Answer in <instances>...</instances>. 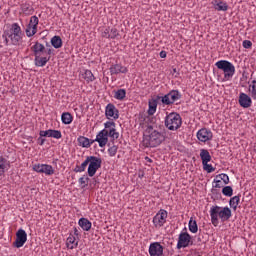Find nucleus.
I'll return each mask as SVG.
<instances>
[{"instance_id": "obj_38", "label": "nucleus", "mask_w": 256, "mask_h": 256, "mask_svg": "<svg viewBox=\"0 0 256 256\" xmlns=\"http://www.w3.org/2000/svg\"><path fill=\"white\" fill-rule=\"evenodd\" d=\"M216 179L223 181L224 185H229V175L227 174H219L216 176Z\"/></svg>"}, {"instance_id": "obj_8", "label": "nucleus", "mask_w": 256, "mask_h": 256, "mask_svg": "<svg viewBox=\"0 0 256 256\" xmlns=\"http://www.w3.org/2000/svg\"><path fill=\"white\" fill-rule=\"evenodd\" d=\"M193 245V237L187 231H182L178 236L176 249H187Z\"/></svg>"}, {"instance_id": "obj_29", "label": "nucleus", "mask_w": 256, "mask_h": 256, "mask_svg": "<svg viewBox=\"0 0 256 256\" xmlns=\"http://www.w3.org/2000/svg\"><path fill=\"white\" fill-rule=\"evenodd\" d=\"M82 77L87 83H93V81H95V76L91 70H85V72L82 73Z\"/></svg>"}, {"instance_id": "obj_49", "label": "nucleus", "mask_w": 256, "mask_h": 256, "mask_svg": "<svg viewBox=\"0 0 256 256\" xmlns=\"http://www.w3.org/2000/svg\"><path fill=\"white\" fill-rule=\"evenodd\" d=\"M6 45H9V36L7 35V32H4V34L2 35Z\"/></svg>"}, {"instance_id": "obj_42", "label": "nucleus", "mask_w": 256, "mask_h": 256, "mask_svg": "<svg viewBox=\"0 0 256 256\" xmlns=\"http://www.w3.org/2000/svg\"><path fill=\"white\" fill-rule=\"evenodd\" d=\"M202 165H203L204 171H207V173H213V171H215V168L213 167V165L209 163L202 164Z\"/></svg>"}, {"instance_id": "obj_19", "label": "nucleus", "mask_w": 256, "mask_h": 256, "mask_svg": "<svg viewBox=\"0 0 256 256\" xmlns=\"http://www.w3.org/2000/svg\"><path fill=\"white\" fill-rule=\"evenodd\" d=\"M78 145L80 147H84L85 149H89L93 143H95V140H91L85 136H79L77 138Z\"/></svg>"}, {"instance_id": "obj_13", "label": "nucleus", "mask_w": 256, "mask_h": 256, "mask_svg": "<svg viewBox=\"0 0 256 256\" xmlns=\"http://www.w3.org/2000/svg\"><path fill=\"white\" fill-rule=\"evenodd\" d=\"M197 139L201 141V143H207V141H211L213 139V132L207 128H201L197 132Z\"/></svg>"}, {"instance_id": "obj_14", "label": "nucleus", "mask_w": 256, "mask_h": 256, "mask_svg": "<svg viewBox=\"0 0 256 256\" xmlns=\"http://www.w3.org/2000/svg\"><path fill=\"white\" fill-rule=\"evenodd\" d=\"M106 119H119V110L113 104H107L105 108Z\"/></svg>"}, {"instance_id": "obj_6", "label": "nucleus", "mask_w": 256, "mask_h": 256, "mask_svg": "<svg viewBox=\"0 0 256 256\" xmlns=\"http://www.w3.org/2000/svg\"><path fill=\"white\" fill-rule=\"evenodd\" d=\"M217 69H220L224 73L225 81H231L233 75H235V65L227 60H220L216 62Z\"/></svg>"}, {"instance_id": "obj_52", "label": "nucleus", "mask_w": 256, "mask_h": 256, "mask_svg": "<svg viewBox=\"0 0 256 256\" xmlns=\"http://www.w3.org/2000/svg\"><path fill=\"white\" fill-rule=\"evenodd\" d=\"M52 53H53V49L51 48H48L47 50H45V55H48V57L49 55H52Z\"/></svg>"}, {"instance_id": "obj_23", "label": "nucleus", "mask_w": 256, "mask_h": 256, "mask_svg": "<svg viewBox=\"0 0 256 256\" xmlns=\"http://www.w3.org/2000/svg\"><path fill=\"white\" fill-rule=\"evenodd\" d=\"M51 45L54 49H61L63 47V40L60 36H54L51 38Z\"/></svg>"}, {"instance_id": "obj_9", "label": "nucleus", "mask_w": 256, "mask_h": 256, "mask_svg": "<svg viewBox=\"0 0 256 256\" xmlns=\"http://www.w3.org/2000/svg\"><path fill=\"white\" fill-rule=\"evenodd\" d=\"M167 217H169V213L167 212V210L160 209L152 220L155 229H161V227H163V225L167 223Z\"/></svg>"}, {"instance_id": "obj_27", "label": "nucleus", "mask_w": 256, "mask_h": 256, "mask_svg": "<svg viewBox=\"0 0 256 256\" xmlns=\"http://www.w3.org/2000/svg\"><path fill=\"white\" fill-rule=\"evenodd\" d=\"M7 36L10 39L12 45H19L21 39H23L22 35L20 34H9V32H7Z\"/></svg>"}, {"instance_id": "obj_55", "label": "nucleus", "mask_w": 256, "mask_h": 256, "mask_svg": "<svg viewBox=\"0 0 256 256\" xmlns=\"http://www.w3.org/2000/svg\"><path fill=\"white\" fill-rule=\"evenodd\" d=\"M173 71H174V73H176V72H177V69L174 68Z\"/></svg>"}, {"instance_id": "obj_18", "label": "nucleus", "mask_w": 256, "mask_h": 256, "mask_svg": "<svg viewBox=\"0 0 256 256\" xmlns=\"http://www.w3.org/2000/svg\"><path fill=\"white\" fill-rule=\"evenodd\" d=\"M211 5H213L215 11H227L229 9L227 2L222 0H212Z\"/></svg>"}, {"instance_id": "obj_5", "label": "nucleus", "mask_w": 256, "mask_h": 256, "mask_svg": "<svg viewBox=\"0 0 256 256\" xmlns=\"http://www.w3.org/2000/svg\"><path fill=\"white\" fill-rule=\"evenodd\" d=\"M164 125L169 131H177L183 125V119L177 112H171L165 117Z\"/></svg>"}, {"instance_id": "obj_2", "label": "nucleus", "mask_w": 256, "mask_h": 256, "mask_svg": "<svg viewBox=\"0 0 256 256\" xmlns=\"http://www.w3.org/2000/svg\"><path fill=\"white\" fill-rule=\"evenodd\" d=\"M163 141H165V134L155 129V126L148 125L142 141L144 147H159Z\"/></svg>"}, {"instance_id": "obj_50", "label": "nucleus", "mask_w": 256, "mask_h": 256, "mask_svg": "<svg viewBox=\"0 0 256 256\" xmlns=\"http://www.w3.org/2000/svg\"><path fill=\"white\" fill-rule=\"evenodd\" d=\"M38 143H39V145H45V138H43V137H39L38 138Z\"/></svg>"}, {"instance_id": "obj_31", "label": "nucleus", "mask_w": 256, "mask_h": 256, "mask_svg": "<svg viewBox=\"0 0 256 256\" xmlns=\"http://www.w3.org/2000/svg\"><path fill=\"white\" fill-rule=\"evenodd\" d=\"M21 11L24 15H33V6L27 3L22 4Z\"/></svg>"}, {"instance_id": "obj_39", "label": "nucleus", "mask_w": 256, "mask_h": 256, "mask_svg": "<svg viewBox=\"0 0 256 256\" xmlns=\"http://www.w3.org/2000/svg\"><path fill=\"white\" fill-rule=\"evenodd\" d=\"M249 91L251 96L256 99V80L252 81V83L249 85Z\"/></svg>"}, {"instance_id": "obj_21", "label": "nucleus", "mask_w": 256, "mask_h": 256, "mask_svg": "<svg viewBox=\"0 0 256 256\" xmlns=\"http://www.w3.org/2000/svg\"><path fill=\"white\" fill-rule=\"evenodd\" d=\"M78 224L81 227V229H83V231L91 230L92 224L91 221H89V219L87 218H80Z\"/></svg>"}, {"instance_id": "obj_10", "label": "nucleus", "mask_w": 256, "mask_h": 256, "mask_svg": "<svg viewBox=\"0 0 256 256\" xmlns=\"http://www.w3.org/2000/svg\"><path fill=\"white\" fill-rule=\"evenodd\" d=\"M39 25V18L37 16H32L28 25L26 26V36L33 37L37 34V26Z\"/></svg>"}, {"instance_id": "obj_1", "label": "nucleus", "mask_w": 256, "mask_h": 256, "mask_svg": "<svg viewBox=\"0 0 256 256\" xmlns=\"http://www.w3.org/2000/svg\"><path fill=\"white\" fill-rule=\"evenodd\" d=\"M109 137L111 139H119V132H117L114 121H107L104 123V129L96 135L94 143H98L99 147L103 148L107 143H109Z\"/></svg>"}, {"instance_id": "obj_7", "label": "nucleus", "mask_w": 256, "mask_h": 256, "mask_svg": "<svg viewBox=\"0 0 256 256\" xmlns=\"http://www.w3.org/2000/svg\"><path fill=\"white\" fill-rule=\"evenodd\" d=\"M88 175L89 177H95V173L101 169L103 160L101 157L88 156Z\"/></svg>"}, {"instance_id": "obj_36", "label": "nucleus", "mask_w": 256, "mask_h": 256, "mask_svg": "<svg viewBox=\"0 0 256 256\" xmlns=\"http://www.w3.org/2000/svg\"><path fill=\"white\" fill-rule=\"evenodd\" d=\"M161 101L164 105H173V100L171 99L170 94H166L161 98Z\"/></svg>"}, {"instance_id": "obj_22", "label": "nucleus", "mask_w": 256, "mask_h": 256, "mask_svg": "<svg viewBox=\"0 0 256 256\" xmlns=\"http://www.w3.org/2000/svg\"><path fill=\"white\" fill-rule=\"evenodd\" d=\"M200 159L202 160V164L209 163L211 161V154L209 153V150L201 149Z\"/></svg>"}, {"instance_id": "obj_35", "label": "nucleus", "mask_w": 256, "mask_h": 256, "mask_svg": "<svg viewBox=\"0 0 256 256\" xmlns=\"http://www.w3.org/2000/svg\"><path fill=\"white\" fill-rule=\"evenodd\" d=\"M169 95H170V98H171L173 103H175V101H179V99H181V93L178 92V90L170 91Z\"/></svg>"}, {"instance_id": "obj_32", "label": "nucleus", "mask_w": 256, "mask_h": 256, "mask_svg": "<svg viewBox=\"0 0 256 256\" xmlns=\"http://www.w3.org/2000/svg\"><path fill=\"white\" fill-rule=\"evenodd\" d=\"M157 112V100L149 101L148 115H155Z\"/></svg>"}, {"instance_id": "obj_40", "label": "nucleus", "mask_w": 256, "mask_h": 256, "mask_svg": "<svg viewBox=\"0 0 256 256\" xmlns=\"http://www.w3.org/2000/svg\"><path fill=\"white\" fill-rule=\"evenodd\" d=\"M78 183L82 185V187H87V184L89 183V177L82 176L79 178Z\"/></svg>"}, {"instance_id": "obj_4", "label": "nucleus", "mask_w": 256, "mask_h": 256, "mask_svg": "<svg viewBox=\"0 0 256 256\" xmlns=\"http://www.w3.org/2000/svg\"><path fill=\"white\" fill-rule=\"evenodd\" d=\"M35 56L34 63L36 67H45L49 61H51V56H45V45L36 42L32 47Z\"/></svg>"}, {"instance_id": "obj_43", "label": "nucleus", "mask_w": 256, "mask_h": 256, "mask_svg": "<svg viewBox=\"0 0 256 256\" xmlns=\"http://www.w3.org/2000/svg\"><path fill=\"white\" fill-rule=\"evenodd\" d=\"M117 149L118 147L117 146H111L109 149H108V154L110 155V157H115V155H117Z\"/></svg>"}, {"instance_id": "obj_15", "label": "nucleus", "mask_w": 256, "mask_h": 256, "mask_svg": "<svg viewBox=\"0 0 256 256\" xmlns=\"http://www.w3.org/2000/svg\"><path fill=\"white\" fill-rule=\"evenodd\" d=\"M149 255L150 256H162L163 255V246L159 242H153L149 246Z\"/></svg>"}, {"instance_id": "obj_3", "label": "nucleus", "mask_w": 256, "mask_h": 256, "mask_svg": "<svg viewBox=\"0 0 256 256\" xmlns=\"http://www.w3.org/2000/svg\"><path fill=\"white\" fill-rule=\"evenodd\" d=\"M231 215V208L229 207H220L215 205L210 208L211 223L214 227L219 225V219H221L222 222L229 221V219H231Z\"/></svg>"}, {"instance_id": "obj_51", "label": "nucleus", "mask_w": 256, "mask_h": 256, "mask_svg": "<svg viewBox=\"0 0 256 256\" xmlns=\"http://www.w3.org/2000/svg\"><path fill=\"white\" fill-rule=\"evenodd\" d=\"M160 57H161V59H165V57H167V52L165 50H162L160 52Z\"/></svg>"}, {"instance_id": "obj_47", "label": "nucleus", "mask_w": 256, "mask_h": 256, "mask_svg": "<svg viewBox=\"0 0 256 256\" xmlns=\"http://www.w3.org/2000/svg\"><path fill=\"white\" fill-rule=\"evenodd\" d=\"M214 183L216 189H221V187H223V182L219 178L214 179Z\"/></svg>"}, {"instance_id": "obj_44", "label": "nucleus", "mask_w": 256, "mask_h": 256, "mask_svg": "<svg viewBox=\"0 0 256 256\" xmlns=\"http://www.w3.org/2000/svg\"><path fill=\"white\" fill-rule=\"evenodd\" d=\"M119 35L117 28H110V39H115Z\"/></svg>"}, {"instance_id": "obj_25", "label": "nucleus", "mask_w": 256, "mask_h": 256, "mask_svg": "<svg viewBox=\"0 0 256 256\" xmlns=\"http://www.w3.org/2000/svg\"><path fill=\"white\" fill-rule=\"evenodd\" d=\"M240 201H241V195L234 196L230 199L229 205L233 209V211H237V207H239Z\"/></svg>"}, {"instance_id": "obj_53", "label": "nucleus", "mask_w": 256, "mask_h": 256, "mask_svg": "<svg viewBox=\"0 0 256 256\" xmlns=\"http://www.w3.org/2000/svg\"><path fill=\"white\" fill-rule=\"evenodd\" d=\"M145 161H147V163H153V160H151V158H149V157H145Z\"/></svg>"}, {"instance_id": "obj_45", "label": "nucleus", "mask_w": 256, "mask_h": 256, "mask_svg": "<svg viewBox=\"0 0 256 256\" xmlns=\"http://www.w3.org/2000/svg\"><path fill=\"white\" fill-rule=\"evenodd\" d=\"M242 47H244V49H251V47H253V42L250 40H244L242 42Z\"/></svg>"}, {"instance_id": "obj_12", "label": "nucleus", "mask_w": 256, "mask_h": 256, "mask_svg": "<svg viewBox=\"0 0 256 256\" xmlns=\"http://www.w3.org/2000/svg\"><path fill=\"white\" fill-rule=\"evenodd\" d=\"M25 243H27V232H25L23 229H19L16 232V240L14 241L13 245L17 249H21Z\"/></svg>"}, {"instance_id": "obj_16", "label": "nucleus", "mask_w": 256, "mask_h": 256, "mask_svg": "<svg viewBox=\"0 0 256 256\" xmlns=\"http://www.w3.org/2000/svg\"><path fill=\"white\" fill-rule=\"evenodd\" d=\"M253 101L251 100V97L249 95L241 92L239 95V105L240 107H243L244 109H249L251 107Z\"/></svg>"}, {"instance_id": "obj_28", "label": "nucleus", "mask_w": 256, "mask_h": 256, "mask_svg": "<svg viewBox=\"0 0 256 256\" xmlns=\"http://www.w3.org/2000/svg\"><path fill=\"white\" fill-rule=\"evenodd\" d=\"M188 229L190 233H197V231H199V226L197 225V221L194 220L193 217H191L189 220Z\"/></svg>"}, {"instance_id": "obj_37", "label": "nucleus", "mask_w": 256, "mask_h": 256, "mask_svg": "<svg viewBox=\"0 0 256 256\" xmlns=\"http://www.w3.org/2000/svg\"><path fill=\"white\" fill-rule=\"evenodd\" d=\"M222 193L225 195V197H233V188L231 186H225L222 189Z\"/></svg>"}, {"instance_id": "obj_48", "label": "nucleus", "mask_w": 256, "mask_h": 256, "mask_svg": "<svg viewBox=\"0 0 256 256\" xmlns=\"http://www.w3.org/2000/svg\"><path fill=\"white\" fill-rule=\"evenodd\" d=\"M102 37H104L105 39H110V28L104 29V31L102 32Z\"/></svg>"}, {"instance_id": "obj_54", "label": "nucleus", "mask_w": 256, "mask_h": 256, "mask_svg": "<svg viewBox=\"0 0 256 256\" xmlns=\"http://www.w3.org/2000/svg\"><path fill=\"white\" fill-rule=\"evenodd\" d=\"M74 233H75V235H77V233H78L77 229L74 230Z\"/></svg>"}, {"instance_id": "obj_30", "label": "nucleus", "mask_w": 256, "mask_h": 256, "mask_svg": "<svg viewBox=\"0 0 256 256\" xmlns=\"http://www.w3.org/2000/svg\"><path fill=\"white\" fill-rule=\"evenodd\" d=\"M127 97V91L125 89H119L114 94V99H117L118 101H123Z\"/></svg>"}, {"instance_id": "obj_11", "label": "nucleus", "mask_w": 256, "mask_h": 256, "mask_svg": "<svg viewBox=\"0 0 256 256\" xmlns=\"http://www.w3.org/2000/svg\"><path fill=\"white\" fill-rule=\"evenodd\" d=\"M33 171H36V173H44V175H54L55 169H53V166L48 164H35L33 166Z\"/></svg>"}, {"instance_id": "obj_24", "label": "nucleus", "mask_w": 256, "mask_h": 256, "mask_svg": "<svg viewBox=\"0 0 256 256\" xmlns=\"http://www.w3.org/2000/svg\"><path fill=\"white\" fill-rule=\"evenodd\" d=\"M61 121L64 125H71L73 123V116L69 112H64L61 115Z\"/></svg>"}, {"instance_id": "obj_33", "label": "nucleus", "mask_w": 256, "mask_h": 256, "mask_svg": "<svg viewBox=\"0 0 256 256\" xmlns=\"http://www.w3.org/2000/svg\"><path fill=\"white\" fill-rule=\"evenodd\" d=\"M87 165H89L88 156L86 157L85 161L80 166H76V168L74 169L75 173H83V171H85V169H87Z\"/></svg>"}, {"instance_id": "obj_46", "label": "nucleus", "mask_w": 256, "mask_h": 256, "mask_svg": "<svg viewBox=\"0 0 256 256\" xmlns=\"http://www.w3.org/2000/svg\"><path fill=\"white\" fill-rule=\"evenodd\" d=\"M51 131H52V129L41 130L39 135H40V137H51Z\"/></svg>"}, {"instance_id": "obj_26", "label": "nucleus", "mask_w": 256, "mask_h": 256, "mask_svg": "<svg viewBox=\"0 0 256 256\" xmlns=\"http://www.w3.org/2000/svg\"><path fill=\"white\" fill-rule=\"evenodd\" d=\"M6 33H9L10 35H23L21 31V26H19L18 23H13L10 31H7Z\"/></svg>"}, {"instance_id": "obj_17", "label": "nucleus", "mask_w": 256, "mask_h": 256, "mask_svg": "<svg viewBox=\"0 0 256 256\" xmlns=\"http://www.w3.org/2000/svg\"><path fill=\"white\" fill-rule=\"evenodd\" d=\"M111 75H119V73H127V67L121 65V64H112L109 68Z\"/></svg>"}, {"instance_id": "obj_34", "label": "nucleus", "mask_w": 256, "mask_h": 256, "mask_svg": "<svg viewBox=\"0 0 256 256\" xmlns=\"http://www.w3.org/2000/svg\"><path fill=\"white\" fill-rule=\"evenodd\" d=\"M7 165H9V162L7 159H5L3 156H0V177L5 173V169H7Z\"/></svg>"}, {"instance_id": "obj_41", "label": "nucleus", "mask_w": 256, "mask_h": 256, "mask_svg": "<svg viewBox=\"0 0 256 256\" xmlns=\"http://www.w3.org/2000/svg\"><path fill=\"white\" fill-rule=\"evenodd\" d=\"M51 137H53V139H61V137H63V135L61 134L60 130H51Z\"/></svg>"}, {"instance_id": "obj_20", "label": "nucleus", "mask_w": 256, "mask_h": 256, "mask_svg": "<svg viewBox=\"0 0 256 256\" xmlns=\"http://www.w3.org/2000/svg\"><path fill=\"white\" fill-rule=\"evenodd\" d=\"M78 245H79V242L77 241V238H75L73 234H70L66 240V247L68 249H76Z\"/></svg>"}]
</instances>
